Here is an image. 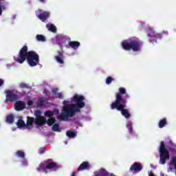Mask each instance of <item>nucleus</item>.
<instances>
[{"mask_svg": "<svg viewBox=\"0 0 176 176\" xmlns=\"http://www.w3.org/2000/svg\"><path fill=\"white\" fill-rule=\"evenodd\" d=\"M2 1L3 2H0V16H2V10H6V5H8V3L6 1Z\"/></svg>", "mask_w": 176, "mask_h": 176, "instance_id": "a211bd4d", "label": "nucleus"}, {"mask_svg": "<svg viewBox=\"0 0 176 176\" xmlns=\"http://www.w3.org/2000/svg\"><path fill=\"white\" fill-rule=\"evenodd\" d=\"M142 170V165L141 164L135 162L132 164L130 168L131 171H134V173H140Z\"/></svg>", "mask_w": 176, "mask_h": 176, "instance_id": "4468645a", "label": "nucleus"}, {"mask_svg": "<svg viewBox=\"0 0 176 176\" xmlns=\"http://www.w3.org/2000/svg\"><path fill=\"white\" fill-rule=\"evenodd\" d=\"M113 80V78H112L111 76L107 77L106 78V85H111Z\"/></svg>", "mask_w": 176, "mask_h": 176, "instance_id": "f704fd0d", "label": "nucleus"}, {"mask_svg": "<svg viewBox=\"0 0 176 176\" xmlns=\"http://www.w3.org/2000/svg\"><path fill=\"white\" fill-rule=\"evenodd\" d=\"M54 112L56 113H58V109H55L54 111H46L45 113V116H47V118H51L52 116H53V115H54Z\"/></svg>", "mask_w": 176, "mask_h": 176, "instance_id": "5701e85b", "label": "nucleus"}, {"mask_svg": "<svg viewBox=\"0 0 176 176\" xmlns=\"http://www.w3.org/2000/svg\"><path fill=\"white\" fill-rule=\"evenodd\" d=\"M17 126L19 129H21L22 127H27L25 122H24V120L21 119L18 120Z\"/></svg>", "mask_w": 176, "mask_h": 176, "instance_id": "b1692460", "label": "nucleus"}, {"mask_svg": "<svg viewBox=\"0 0 176 176\" xmlns=\"http://www.w3.org/2000/svg\"><path fill=\"white\" fill-rule=\"evenodd\" d=\"M58 56H54V59L58 64H64V51H57Z\"/></svg>", "mask_w": 176, "mask_h": 176, "instance_id": "f8f14e48", "label": "nucleus"}, {"mask_svg": "<svg viewBox=\"0 0 176 176\" xmlns=\"http://www.w3.org/2000/svg\"><path fill=\"white\" fill-rule=\"evenodd\" d=\"M57 91H58V89H57V88H55V89H54L52 90V93H53L54 94H57Z\"/></svg>", "mask_w": 176, "mask_h": 176, "instance_id": "ea45409f", "label": "nucleus"}, {"mask_svg": "<svg viewBox=\"0 0 176 176\" xmlns=\"http://www.w3.org/2000/svg\"><path fill=\"white\" fill-rule=\"evenodd\" d=\"M170 164H172V166H174L175 170V173H176V156H173L171 158V160H170Z\"/></svg>", "mask_w": 176, "mask_h": 176, "instance_id": "473e14b6", "label": "nucleus"}, {"mask_svg": "<svg viewBox=\"0 0 176 176\" xmlns=\"http://www.w3.org/2000/svg\"><path fill=\"white\" fill-rule=\"evenodd\" d=\"M16 156H18V157H21L22 159H24V157H25V153H24V152L22 151H16Z\"/></svg>", "mask_w": 176, "mask_h": 176, "instance_id": "2f4dec72", "label": "nucleus"}, {"mask_svg": "<svg viewBox=\"0 0 176 176\" xmlns=\"http://www.w3.org/2000/svg\"><path fill=\"white\" fill-rule=\"evenodd\" d=\"M67 36L63 34H59L57 36L58 41H61L62 42L65 43L67 41Z\"/></svg>", "mask_w": 176, "mask_h": 176, "instance_id": "bb28decb", "label": "nucleus"}, {"mask_svg": "<svg viewBox=\"0 0 176 176\" xmlns=\"http://www.w3.org/2000/svg\"><path fill=\"white\" fill-rule=\"evenodd\" d=\"M36 38L39 42H45L46 41V38L42 34H37Z\"/></svg>", "mask_w": 176, "mask_h": 176, "instance_id": "c85d7f7f", "label": "nucleus"}, {"mask_svg": "<svg viewBox=\"0 0 176 176\" xmlns=\"http://www.w3.org/2000/svg\"><path fill=\"white\" fill-rule=\"evenodd\" d=\"M78 173V170H76V172H73L72 173V176H75V175H76V173Z\"/></svg>", "mask_w": 176, "mask_h": 176, "instance_id": "37998d69", "label": "nucleus"}, {"mask_svg": "<svg viewBox=\"0 0 176 176\" xmlns=\"http://www.w3.org/2000/svg\"><path fill=\"white\" fill-rule=\"evenodd\" d=\"M85 96L82 95L76 94L73 96L72 101L75 104H67L68 102L65 100L63 102V110L60 115L58 116L59 120H67L68 118L75 116L76 112H80L82 108H85L86 103H85Z\"/></svg>", "mask_w": 176, "mask_h": 176, "instance_id": "f257e3e1", "label": "nucleus"}, {"mask_svg": "<svg viewBox=\"0 0 176 176\" xmlns=\"http://www.w3.org/2000/svg\"><path fill=\"white\" fill-rule=\"evenodd\" d=\"M167 148L170 152L172 153H176V144L173 142V141H170Z\"/></svg>", "mask_w": 176, "mask_h": 176, "instance_id": "dca6fc26", "label": "nucleus"}, {"mask_svg": "<svg viewBox=\"0 0 176 176\" xmlns=\"http://www.w3.org/2000/svg\"><path fill=\"white\" fill-rule=\"evenodd\" d=\"M6 122L10 124H12L14 122V116L12 114H10L6 117Z\"/></svg>", "mask_w": 176, "mask_h": 176, "instance_id": "4be33fe9", "label": "nucleus"}, {"mask_svg": "<svg viewBox=\"0 0 176 176\" xmlns=\"http://www.w3.org/2000/svg\"><path fill=\"white\" fill-rule=\"evenodd\" d=\"M168 35V32H162L160 34H155V30L152 28H148L147 30V35L150 37V43H157V39H162L163 35Z\"/></svg>", "mask_w": 176, "mask_h": 176, "instance_id": "6e6552de", "label": "nucleus"}, {"mask_svg": "<svg viewBox=\"0 0 176 176\" xmlns=\"http://www.w3.org/2000/svg\"><path fill=\"white\" fill-rule=\"evenodd\" d=\"M19 86L20 89H31V87L25 82H21Z\"/></svg>", "mask_w": 176, "mask_h": 176, "instance_id": "393cba45", "label": "nucleus"}, {"mask_svg": "<svg viewBox=\"0 0 176 176\" xmlns=\"http://www.w3.org/2000/svg\"><path fill=\"white\" fill-rule=\"evenodd\" d=\"M124 87H120L118 92L116 94V100L112 104H122V102H127V99L130 98V96L126 94Z\"/></svg>", "mask_w": 176, "mask_h": 176, "instance_id": "423d86ee", "label": "nucleus"}, {"mask_svg": "<svg viewBox=\"0 0 176 176\" xmlns=\"http://www.w3.org/2000/svg\"><path fill=\"white\" fill-rule=\"evenodd\" d=\"M41 113H42L41 112L40 110H36V111H34V115H35V116H36V119H38V118H42L43 116H41Z\"/></svg>", "mask_w": 176, "mask_h": 176, "instance_id": "72a5a7b5", "label": "nucleus"}, {"mask_svg": "<svg viewBox=\"0 0 176 176\" xmlns=\"http://www.w3.org/2000/svg\"><path fill=\"white\" fill-rule=\"evenodd\" d=\"M23 166H28V161L24 160L22 162Z\"/></svg>", "mask_w": 176, "mask_h": 176, "instance_id": "58836bf2", "label": "nucleus"}, {"mask_svg": "<svg viewBox=\"0 0 176 176\" xmlns=\"http://www.w3.org/2000/svg\"><path fill=\"white\" fill-rule=\"evenodd\" d=\"M34 122H35V119L32 117L28 116L27 117V129H32V124H34Z\"/></svg>", "mask_w": 176, "mask_h": 176, "instance_id": "f3484780", "label": "nucleus"}, {"mask_svg": "<svg viewBox=\"0 0 176 176\" xmlns=\"http://www.w3.org/2000/svg\"><path fill=\"white\" fill-rule=\"evenodd\" d=\"M91 167V165H90V162H82V164L79 166V167L77 168V173H79V171H83L85 170H90V168Z\"/></svg>", "mask_w": 176, "mask_h": 176, "instance_id": "9d476101", "label": "nucleus"}, {"mask_svg": "<svg viewBox=\"0 0 176 176\" xmlns=\"http://www.w3.org/2000/svg\"><path fill=\"white\" fill-rule=\"evenodd\" d=\"M127 108V102H122L121 103H111V109H116L121 112V115L125 118V119H130L131 114Z\"/></svg>", "mask_w": 176, "mask_h": 176, "instance_id": "39448f33", "label": "nucleus"}, {"mask_svg": "<svg viewBox=\"0 0 176 176\" xmlns=\"http://www.w3.org/2000/svg\"><path fill=\"white\" fill-rule=\"evenodd\" d=\"M66 135H67L69 138H75V137H76V133L74 131H67L66 132Z\"/></svg>", "mask_w": 176, "mask_h": 176, "instance_id": "a878e982", "label": "nucleus"}, {"mask_svg": "<svg viewBox=\"0 0 176 176\" xmlns=\"http://www.w3.org/2000/svg\"><path fill=\"white\" fill-rule=\"evenodd\" d=\"M60 168V165L54 162L52 159H48L39 164V166L36 168L37 171H43L45 174H47V170L50 171H57Z\"/></svg>", "mask_w": 176, "mask_h": 176, "instance_id": "20e7f679", "label": "nucleus"}, {"mask_svg": "<svg viewBox=\"0 0 176 176\" xmlns=\"http://www.w3.org/2000/svg\"><path fill=\"white\" fill-rule=\"evenodd\" d=\"M0 2H3V1H2V0H0Z\"/></svg>", "mask_w": 176, "mask_h": 176, "instance_id": "49530a36", "label": "nucleus"}, {"mask_svg": "<svg viewBox=\"0 0 176 176\" xmlns=\"http://www.w3.org/2000/svg\"><path fill=\"white\" fill-rule=\"evenodd\" d=\"M25 103L21 100H16L14 104V108L16 111H23L25 108Z\"/></svg>", "mask_w": 176, "mask_h": 176, "instance_id": "ddd939ff", "label": "nucleus"}, {"mask_svg": "<svg viewBox=\"0 0 176 176\" xmlns=\"http://www.w3.org/2000/svg\"><path fill=\"white\" fill-rule=\"evenodd\" d=\"M69 46L72 49H76V47H79V46H80V43L78 41H70L69 43Z\"/></svg>", "mask_w": 176, "mask_h": 176, "instance_id": "aec40b11", "label": "nucleus"}, {"mask_svg": "<svg viewBox=\"0 0 176 176\" xmlns=\"http://www.w3.org/2000/svg\"><path fill=\"white\" fill-rule=\"evenodd\" d=\"M52 131L60 133V131H61V129H60V124H54L52 126Z\"/></svg>", "mask_w": 176, "mask_h": 176, "instance_id": "c756f323", "label": "nucleus"}, {"mask_svg": "<svg viewBox=\"0 0 176 176\" xmlns=\"http://www.w3.org/2000/svg\"><path fill=\"white\" fill-rule=\"evenodd\" d=\"M121 45L124 50H133V52H140L142 42L140 40L131 39L125 40L121 43Z\"/></svg>", "mask_w": 176, "mask_h": 176, "instance_id": "7ed1b4c3", "label": "nucleus"}, {"mask_svg": "<svg viewBox=\"0 0 176 176\" xmlns=\"http://www.w3.org/2000/svg\"><path fill=\"white\" fill-rule=\"evenodd\" d=\"M160 163L161 164H166L167 160H170V152L166 148L164 142L162 141L160 146Z\"/></svg>", "mask_w": 176, "mask_h": 176, "instance_id": "0eeeda50", "label": "nucleus"}, {"mask_svg": "<svg viewBox=\"0 0 176 176\" xmlns=\"http://www.w3.org/2000/svg\"><path fill=\"white\" fill-rule=\"evenodd\" d=\"M45 151H46V148L45 147H41L40 148V153H45Z\"/></svg>", "mask_w": 176, "mask_h": 176, "instance_id": "4c0bfd02", "label": "nucleus"}, {"mask_svg": "<svg viewBox=\"0 0 176 176\" xmlns=\"http://www.w3.org/2000/svg\"><path fill=\"white\" fill-rule=\"evenodd\" d=\"M6 93V100L9 101L10 102H14L17 101L20 98L19 95L13 93L12 91H7Z\"/></svg>", "mask_w": 176, "mask_h": 176, "instance_id": "1a4fd4ad", "label": "nucleus"}, {"mask_svg": "<svg viewBox=\"0 0 176 176\" xmlns=\"http://www.w3.org/2000/svg\"><path fill=\"white\" fill-rule=\"evenodd\" d=\"M57 94V98H63V94L61 93H58Z\"/></svg>", "mask_w": 176, "mask_h": 176, "instance_id": "a19ab883", "label": "nucleus"}, {"mask_svg": "<svg viewBox=\"0 0 176 176\" xmlns=\"http://www.w3.org/2000/svg\"><path fill=\"white\" fill-rule=\"evenodd\" d=\"M126 129H128L130 134H134V131L133 130V124L131 122H129L126 124Z\"/></svg>", "mask_w": 176, "mask_h": 176, "instance_id": "cd10ccee", "label": "nucleus"}, {"mask_svg": "<svg viewBox=\"0 0 176 176\" xmlns=\"http://www.w3.org/2000/svg\"><path fill=\"white\" fill-rule=\"evenodd\" d=\"M148 176H155L153 173H150Z\"/></svg>", "mask_w": 176, "mask_h": 176, "instance_id": "a18cd8bd", "label": "nucleus"}, {"mask_svg": "<svg viewBox=\"0 0 176 176\" xmlns=\"http://www.w3.org/2000/svg\"><path fill=\"white\" fill-rule=\"evenodd\" d=\"M15 63L23 64L25 60L30 67H36L39 64V55L34 51H29L28 47L24 45L19 51L18 56H14Z\"/></svg>", "mask_w": 176, "mask_h": 176, "instance_id": "f03ea898", "label": "nucleus"}, {"mask_svg": "<svg viewBox=\"0 0 176 176\" xmlns=\"http://www.w3.org/2000/svg\"><path fill=\"white\" fill-rule=\"evenodd\" d=\"M46 123L48 124V126H52L56 123V119L54 118H51L46 121Z\"/></svg>", "mask_w": 176, "mask_h": 176, "instance_id": "7c9ffc66", "label": "nucleus"}, {"mask_svg": "<svg viewBox=\"0 0 176 176\" xmlns=\"http://www.w3.org/2000/svg\"><path fill=\"white\" fill-rule=\"evenodd\" d=\"M34 123L36 126H45V124H46V118L44 116L40 117L39 118H35Z\"/></svg>", "mask_w": 176, "mask_h": 176, "instance_id": "2eb2a0df", "label": "nucleus"}, {"mask_svg": "<svg viewBox=\"0 0 176 176\" xmlns=\"http://www.w3.org/2000/svg\"><path fill=\"white\" fill-rule=\"evenodd\" d=\"M27 104L29 107H31L34 104V102L31 100H28Z\"/></svg>", "mask_w": 176, "mask_h": 176, "instance_id": "e433bc0d", "label": "nucleus"}, {"mask_svg": "<svg viewBox=\"0 0 176 176\" xmlns=\"http://www.w3.org/2000/svg\"><path fill=\"white\" fill-rule=\"evenodd\" d=\"M39 2H41V3H45L46 2V0H38Z\"/></svg>", "mask_w": 176, "mask_h": 176, "instance_id": "c03bdc74", "label": "nucleus"}, {"mask_svg": "<svg viewBox=\"0 0 176 176\" xmlns=\"http://www.w3.org/2000/svg\"><path fill=\"white\" fill-rule=\"evenodd\" d=\"M43 104H45V100H43L41 98L38 99V100L37 102V106L38 107H43Z\"/></svg>", "mask_w": 176, "mask_h": 176, "instance_id": "c9c22d12", "label": "nucleus"}, {"mask_svg": "<svg viewBox=\"0 0 176 176\" xmlns=\"http://www.w3.org/2000/svg\"><path fill=\"white\" fill-rule=\"evenodd\" d=\"M46 28H47L48 31H50V32H54L56 34L57 32V28L53 24H47L46 25Z\"/></svg>", "mask_w": 176, "mask_h": 176, "instance_id": "6ab92c4d", "label": "nucleus"}, {"mask_svg": "<svg viewBox=\"0 0 176 176\" xmlns=\"http://www.w3.org/2000/svg\"><path fill=\"white\" fill-rule=\"evenodd\" d=\"M36 17H38L39 20L43 21V23H45V21H46V20H47V19L50 17V12L47 11H44L39 14H36Z\"/></svg>", "mask_w": 176, "mask_h": 176, "instance_id": "9b49d317", "label": "nucleus"}, {"mask_svg": "<svg viewBox=\"0 0 176 176\" xmlns=\"http://www.w3.org/2000/svg\"><path fill=\"white\" fill-rule=\"evenodd\" d=\"M39 12H42V10H39Z\"/></svg>", "mask_w": 176, "mask_h": 176, "instance_id": "de8ad7c7", "label": "nucleus"}, {"mask_svg": "<svg viewBox=\"0 0 176 176\" xmlns=\"http://www.w3.org/2000/svg\"><path fill=\"white\" fill-rule=\"evenodd\" d=\"M3 83H5V81L2 78H0V86H3Z\"/></svg>", "mask_w": 176, "mask_h": 176, "instance_id": "79ce46f5", "label": "nucleus"}, {"mask_svg": "<svg viewBox=\"0 0 176 176\" xmlns=\"http://www.w3.org/2000/svg\"><path fill=\"white\" fill-rule=\"evenodd\" d=\"M166 124H167V119H166V118H163V119L160 120L158 123V126H159L160 129H163V127H164L166 126Z\"/></svg>", "mask_w": 176, "mask_h": 176, "instance_id": "412c9836", "label": "nucleus"}]
</instances>
